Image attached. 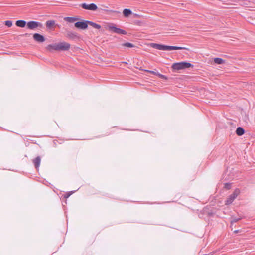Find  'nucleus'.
<instances>
[{
    "instance_id": "nucleus-1",
    "label": "nucleus",
    "mask_w": 255,
    "mask_h": 255,
    "mask_svg": "<svg viewBox=\"0 0 255 255\" xmlns=\"http://www.w3.org/2000/svg\"><path fill=\"white\" fill-rule=\"evenodd\" d=\"M70 44L65 42H62L58 43L50 44L48 46V48L55 50L66 51L69 49Z\"/></svg>"
},
{
    "instance_id": "nucleus-2",
    "label": "nucleus",
    "mask_w": 255,
    "mask_h": 255,
    "mask_svg": "<svg viewBox=\"0 0 255 255\" xmlns=\"http://www.w3.org/2000/svg\"><path fill=\"white\" fill-rule=\"evenodd\" d=\"M193 67V65L187 62H181L173 63L172 68L174 70H179Z\"/></svg>"
},
{
    "instance_id": "nucleus-3",
    "label": "nucleus",
    "mask_w": 255,
    "mask_h": 255,
    "mask_svg": "<svg viewBox=\"0 0 255 255\" xmlns=\"http://www.w3.org/2000/svg\"><path fill=\"white\" fill-rule=\"evenodd\" d=\"M107 29L109 31L119 34L126 35L127 33V32L125 30L116 27L113 24H110L108 25Z\"/></svg>"
},
{
    "instance_id": "nucleus-4",
    "label": "nucleus",
    "mask_w": 255,
    "mask_h": 255,
    "mask_svg": "<svg viewBox=\"0 0 255 255\" xmlns=\"http://www.w3.org/2000/svg\"><path fill=\"white\" fill-rule=\"evenodd\" d=\"M240 190L238 188H236L233 193L230 195L227 199L225 201L226 205H230L231 204L234 200L237 198V197L240 194Z\"/></svg>"
},
{
    "instance_id": "nucleus-5",
    "label": "nucleus",
    "mask_w": 255,
    "mask_h": 255,
    "mask_svg": "<svg viewBox=\"0 0 255 255\" xmlns=\"http://www.w3.org/2000/svg\"><path fill=\"white\" fill-rule=\"evenodd\" d=\"M80 6L84 9L91 11H96L98 9L97 6L95 3L87 4L83 3Z\"/></svg>"
},
{
    "instance_id": "nucleus-6",
    "label": "nucleus",
    "mask_w": 255,
    "mask_h": 255,
    "mask_svg": "<svg viewBox=\"0 0 255 255\" xmlns=\"http://www.w3.org/2000/svg\"><path fill=\"white\" fill-rule=\"evenodd\" d=\"M27 27L29 29H34L38 27H42V24L37 21H30L27 23Z\"/></svg>"
},
{
    "instance_id": "nucleus-7",
    "label": "nucleus",
    "mask_w": 255,
    "mask_h": 255,
    "mask_svg": "<svg viewBox=\"0 0 255 255\" xmlns=\"http://www.w3.org/2000/svg\"><path fill=\"white\" fill-rule=\"evenodd\" d=\"M74 25L76 28L85 29L88 27V20L78 21L76 22Z\"/></svg>"
},
{
    "instance_id": "nucleus-8",
    "label": "nucleus",
    "mask_w": 255,
    "mask_h": 255,
    "mask_svg": "<svg viewBox=\"0 0 255 255\" xmlns=\"http://www.w3.org/2000/svg\"><path fill=\"white\" fill-rule=\"evenodd\" d=\"M33 37L35 41L38 42L42 43L45 40V37L39 33H35L33 35Z\"/></svg>"
},
{
    "instance_id": "nucleus-9",
    "label": "nucleus",
    "mask_w": 255,
    "mask_h": 255,
    "mask_svg": "<svg viewBox=\"0 0 255 255\" xmlns=\"http://www.w3.org/2000/svg\"><path fill=\"white\" fill-rule=\"evenodd\" d=\"M150 46L152 48H155L156 49L165 51V45H164L156 44V43H151L150 44Z\"/></svg>"
},
{
    "instance_id": "nucleus-10",
    "label": "nucleus",
    "mask_w": 255,
    "mask_h": 255,
    "mask_svg": "<svg viewBox=\"0 0 255 255\" xmlns=\"http://www.w3.org/2000/svg\"><path fill=\"white\" fill-rule=\"evenodd\" d=\"M41 162V159L39 156L37 157L33 160V163L34 164L35 168L37 169L40 166Z\"/></svg>"
},
{
    "instance_id": "nucleus-11",
    "label": "nucleus",
    "mask_w": 255,
    "mask_h": 255,
    "mask_svg": "<svg viewBox=\"0 0 255 255\" xmlns=\"http://www.w3.org/2000/svg\"><path fill=\"white\" fill-rule=\"evenodd\" d=\"M26 21L22 20H19L16 22V26L21 28L24 27L26 25Z\"/></svg>"
},
{
    "instance_id": "nucleus-12",
    "label": "nucleus",
    "mask_w": 255,
    "mask_h": 255,
    "mask_svg": "<svg viewBox=\"0 0 255 255\" xmlns=\"http://www.w3.org/2000/svg\"><path fill=\"white\" fill-rule=\"evenodd\" d=\"M78 19V18L76 17H65L64 18V20L69 23H73L75 21Z\"/></svg>"
},
{
    "instance_id": "nucleus-13",
    "label": "nucleus",
    "mask_w": 255,
    "mask_h": 255,
    "mask_svg": "<svg viewBox=\"0 0 255 255\" xmlns=\"http://www.w3.org/2000/svg\"><path fill=\"white\" fill-rule=\"evenodd\" d=\"M245 130L242 127H238L236 133L239 136H241L244 134Z\"/></svg>"
},
{
    "instance_id": "nucleus-14",
    "label": "nucleus",
    "mask_w": 255,
    "mask_h": 255,
    "mask_svg": "<svg viewBox=\"0 0 255 255\" xmlns=\"http://www.w3.org/2000/svg\"><path fill=\"white\" fill-rule=\"evenodd\" d=\"M88 24H89L90 25L92 26L93 27L99 29L101 28V26L97 23H95L93 22L88 21Z\"/></svg>"
},
{
    "instance_id": "nucleus-15",
    "label": "nucleus",
    "mask_w": 255,
    "mask_h": 255,
    "mask_svg": "<svg viewBox=\"0 0 255 255\" xmlns=\"http://www.w3.org/2000/svg\"><path fill=\"white\" fill-rule=\"evenodd\" d=\"M132 13V11L129 9H124L123 10V14L125 16L128 17Z\"/></svg>"
},
{
    "instance_id": "nucleus-16",
    "label": "nucleus",
    "mask_w": 255,
    "mask_h": 255,
    "mask_svg": "<svg viewBox=\"0 0 255 255\" xmlns=\"http://www.w3.org/2000/svg\"><path fill=\"white\" fill-rule=\"evenodd\" d=\"M214 61L215 63L218 64H222L225 62V60L220 58H215Z\"/></svg>"
},
{
    "instance_id": "nucleus-17",
    "label": "nucleus",
    "mask_w": 255,
    "mask_h": 255,
    "mask_svg": "<svg viewBox=\"0 0 255 255\" xmlns=\"http://www.w3.org/2000/svg\"><path fill=\"white\" fill-rule=\"evenodd\" d=\"M55 24V21L54 20H49L47 21L46 23V27L48 28H51L54 24Z\"/></svg>"
},
{
    "instance_id": "nucleus-18",
    "label": "nucleus",
    "mask_w": 255,
    "mask_h": 255,
    "mask_svg": "<svg viewBox=\"0 0 255 255\" xmlns=\"http://www.w3.org/2000/svg\"><path fill=\"white\" fill-rule=\"evenodd\" d=\"M122 45L123 46L128 47H129V48H132V47H134V45L133 44H132L131 43H129V42L123 43L122 44Z\"/></svg>"
},
{
    "instance_id": "nucleus-19",
    "label": "nucleus",
    "mask_w": 255,
    "mask_h": 255,
    "mask_svg": "<svg viewBox=\"0 0 255 255\" xmlns=\"http://www.w3.org/2000/svg\"><path fill=\"white\" fill-rule=\"evenodd\" d=\"M145 71L147 72L150 73H151V74H154V75H158L160 77H163L164 76L163 75H161V74H160L159 73H157V74L155 72H154L153 71H150V70H145Z\"/></svg>"
},
{
    "instance_id": "nucleus-20",
    "label": "nucleus",
    "mask_w": 255,
    "mask_h": 255,
    "mask_svg": "<svg viewBox=\"0 0 255 255\" xmlns=\"http://www.w3.org/2000/svg\"><path fill=\"white\" fill-rule=\"evenodd\" d=\"M166 50H174V46L165 45V51Z\"/></svg>"
},
{
    "instance_id": "nucleus-21",
    "label": "nucleus",
    "mask_w": 255,
    "mask_h": 255,
    "mask_svg": "<svg viewBox=\"0 0 255 255\" xmlns=\"http://www.w3.org/2000/svg\"><path fill=\"white\" fill-rule=\"evenodd\" d=\"M5 24L8 27H10L12 25V22L10 20H7L5 22Z\"/></svg>"
},
{
    "instance_id": "nucleus-22",
    "label": "nucleus",
    "mask_w": 255,
    "mask_h": 255,
    "mask_svg": "<svg viewBox=\"0 0 255 255\" xmlns=\"http://www.w3.org/2000/svg\"><path fill=\"white\" fill-rule=\"evenodd\" d=\"M224 187L226 189L229 190L231 188V184L230 183H226L225 184Z\"/></svg>"
},
{
    "instance_id": "nucleus-23",
    "label": "nucleus",
    "mask_w": 255,
    "mask_h": 255,
    "mask_svg": "<svg viewBox=\"0 0 255 255\" xmlns=\"http://www.w3.org/2000/svg\"><path fill=\"white\" fill-rule=\"evenodd\" d=\"M181 49H187L186 47L174 46V50H181Z\"/></svg>"
},
{
    "instance_id": "nucleus-24",
    "label": "nucleus",
    "mask_w": 255,
    "mask_h": 255,
    "mask_svg": "<svg viewBox=\"0 0 255 255\" xmlns=\"http://www.w3.org/2000/svg\"><path fill=\"white\" fill-rule=\"evenodd\" d=\"M68 35L70 37H76V35L75 33H68Z\"/></svg>"
},
{
    "instance_id": "nucleus-25",
    "label": "nucleus",
    "mask_w": 255,
    "mask_h": 255,
    "mask_svg": "<svg viewBox=\"0 0 255 255\" xmlns=\"http://www.w3.org/2000/svg\"><path fill=\"white\" fill-rule=\"evenodd\" d=\"M240 219L239 218H234L232 221V222H237Z\"/></svg>"
},
{
    "instance_id": "nucleus-26",
    "label": "nucleus",
    "mask_w": 255,
    "mask_h": 255,
    "mask_svg": "<svg viewBox=\"0 0 255 255\" xmlns=\"http://www.w3.org/2000/svg\"><path fill=\"white\" fill-rule=\"evenodd\" d=\"M71 194V193H70V194H69V193L66 194L64 195V197L67 198L69 197L70 196Z\"/></svg>"
},
{
    "instance_id": "nucleus-27",
    "label": "nucleus",
    "mask_w": 255,
    "mask_h": 255,
    "mask_svg": "<svg viewBox=\"0 0 255 255\" xmlns=\"http://www.w3.org/2000/svg\"><path fill=\"white\" fill-rule=\"evenodd\" d=\"M238 232H239V230H235L234 231V232L236 233H238Z\"/></svg>"
}]
</instances>
